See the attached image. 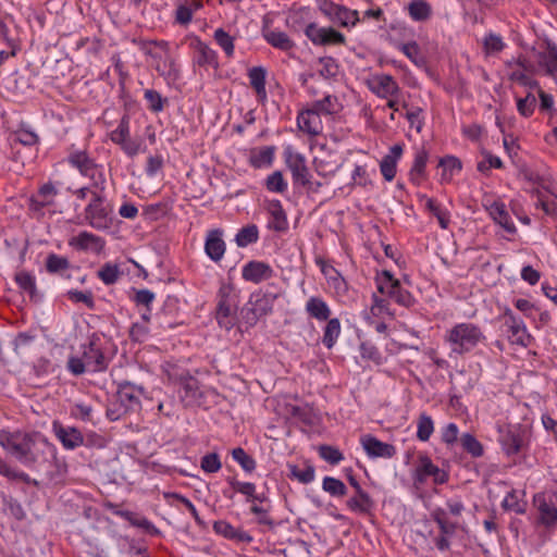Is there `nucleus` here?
Listing matches in <instances>:
<instances>
[{"instance_id":"obj_1","label":"nucleus","mask_w":557,"mask_h":557,"mask_svg":"<svg viewBox=\"0 0 557 557\" xmlns=\"http://www.w3.org/2000/svg\"><path fill=\"white\" fill-rule=\"evenodd\" d=\"M109 341L103 334L92 333L88 343L82 345V357L71 356L67 359V370L78 376L86 371L96 373L108 369L110 359L107 357Z\"/></svg>"},{"instance_id":"obj_2","label":"nucleus","mask_w":557,"mask_h":557,"mask_svg":"<svg viewBox=\"0 0 557 557\" xmlns=\"http://www.w3.org/2000/svg\"><path fill=\"white\" fill-rule=\"evenodd\" d=\"M485 339L486 336L482 329L471 322L458 323L445 335V341L449 344L451 352L458 356L469 354Z\"/></svg>"},{"instance_id":"obj_3","label":"nucleus","mask_w":557,"mask_h":557,"mask_svg":"<svg viewBox=\"0 0 557 557\" xmlns=\"http://www.w3.org/2000/svg\"><path fill=\"white\" fill-rule=\"evenodd\" d=\"M57 447L40 432H30L21 465L39 471L55 460Z\"/></svg>"},{"instance_id":"obj_4","label":"nucleus","mask_w":557,"mask_h":557,"mask_svg":"<svg viewBox=\"0 0 557 557\" xmlns=\"http://www.w3.org/2000/svg\"><path fill=\"white\" fill-rule=\"evenodd\" d=\"M530 434L520 423L498 426V443L507 457H512L528 450Z\"/></svg>"},{"instance_id":"obj_5","label":"nucleus","mask_w":557,"mask_h":557,"mask_svg":"<svg viewBox=\"0 0 557 557\" xmlns=\"http://www.w3.org/2000/svg\"><path fill=\"white\" fill-rule=\"evenodd\" d=\"M67 163L76 169L81 175L88 177L95 189L106 190V176L102 165L89 157L86 150L71 151L66 158Z\"/></svg>"},{"instance_id":"obj_6","label":"nucleus","mask_w":557,"mask_h":557,"mask_svg":"<svg viewBox=\"0 0 557 557\" xmlns=\"http://www.w3.org/2000/svg\"><path fill=\"white\" fill-rule=\"evenodd\" d=\"M104 190L91 191V199L84 210L85 220L95 230H108L112 224V207L107 202Z\"/></svg>"},{"instance_id":"obj_7","label":"nucleus","mask_w":557,"mask_h":557,"mask_svg":"<svg viewBox=\"0 0 557 557\" xmlns=\"http://www.w3.org/2000/svg\"><path fill=\"white\" fill-rule=\"evenodd\" d=\"M176 381L181 386L178 391L180 399L185 408L205 405L206 392L200 388V382L188 371L181 373Z\"/></svg>"},{"instance_id":"obj_8","label":"nucleus","mask_w":557,"mask_h":557,"mask_svg":"<svg viewBox=\"0 0 557 557\" xmlns=\"http://www.w3.org/2000/svg\"><path fill=\"white\" fill-rule=\"evenodd\" d=\"M283 157L287 169L292 173L294 184L300 186L310 184L311 174L306 164L305 156L295 151L292 146H286Z\"/></svg>"},{"instance_id":"obj_9","label":"nucleus","mask_w":557,"mask_h":557,"mask_svg":"<svg viewBox=\"0 0 557 557\" xmlns=\"http://www.w3.org/2000/svg\"><path fill=\"white\" fill-rule=\"evenodd\" d=\"M319 9L331 22L342 27L355 26L360 21L357 10H350L330 0L320 1Z\"/></svg>"},{"instance_id":"obj_10","label":"nucleus","mask_w":557,"mask_h":557,"mask_svg":"<svg viewBox=\"0 0 557 557\" xmlns=\"http://www.w3.org/2000/svg\"><path fill=\"white\" fill-rule=\"evenodd\" d=\"M305 35L314 46H344L346 37L333 27H319L317 23H308Z\"/></svg>"},{"instance_id":"obj_11","label":"nucleus","mask_w":557,"mask_h":557,"mask_svg":"<svg viewBox=\"0 0 557 557\" xmlns=\"http://www.w3.org/2000/svg\"><path fill=\"white\" fill-rule=\"evenodd\" d=\"M30 432L0 430L1 447L16 461L22 462Z\"/></svg>"},{"instance_id":"obj_12","label":"nucleus","mask_w":557,"mask_h":557,"mask_svg":"<svg viewBox=\"0 0 557 557\" xmlns=\"http://www.w3.org/2000/svg\"><path fill=\"white\" fill-rule=\"evenodd\" d=\"M59 190L55 188L52 182L42 184L36 194H33L28 198V210L36 216H42L45 209L55 206V197Z\"/></svg>"},{"instance_id":"obj_13","label":"nucleus","mask_w":557,"mask_h":557,"mask_svg":"<svg viewBox=\"0 0 557 557\" xmlns=\"http://www.w3.org/2000/svg\"><path fill=\"white\" fill-rule=\"evenodd\" d=\"M106 508L113 515L126 520L132 527L141 529L146 534L151 536H160L161 531L151 521L138 512L122 509L121 505L111 502L106 503Z\"/></svg>"},{"instance_id":"obj_14","label":"nucleus","mask_w":557,"mask_h":557,"mask_svg":"<svg viewBox=\"0 0 557 557\" xmlns=\"http://www.w3.org/2000/svg\"><path fill=\"white\" fill-rule=\"evenodd\" d=\"M145 393V388L136 385L127 380L117 382L115 398L129 412H134L140 408V396Z\"/></svg>"},{"instance_id":"obj_15","label":"nucleus","mask_w":557,"mask_h":557,"mask_svg":"<svg viewBox=\"0 0 557 557\" xmlns=\"http://www.w3.org/2000/svg\"><path fill=\"white\" fill-rule=\"evenodd\" d=\"M190 47L194 50L193 64L199 67L214 70L219 69V58L215 50H213L208 44L202 41L198 36L194 37L190 42Z\"/></svg>"},{"instance_id":"obj_16","label":"nucleus","mask_w":557,"mask_h":557,"mask_svg":"<svg viewBox=\"0 0 557 557\" xmlns=\"http://www.w3.org/2000/svg\"><path fill=\"white\" fill-rule=\"evenodd\" d=\"M429 476H432L433 482L440 485L445 484L449 479V475L445 470L440 469L433 463L430 457L424 456L420 458V465L417 467L414 480L422 484Z\"/></svg>"},{"instance_id":"obj_17","label":"nucleus","mask_w":557,"mask_h":557,"mask_svg":"<svg viewBox=\"0 0 557 557\" xmlns=\"http://www.w3.org/2000/svg\"><path fill=\"white\" fill-rule=\"evenodd\" d=\"M274 274V270L269 263L259 260L248 261L242 270V277L255 284L270 280Z\"/></svg>"},{"instance_id":"obj_18","label":"nucleus","mask_w":557,"mask_h":557,"mask_svg":"<svg viewBox=\"0 0 557 557\" xmlns=\"http://www.w3.org/2000/svg\"><path fill=\"white\" fill-rule=\"evenodd\" d=\"M52 431L65 449L73 450L83 446V433L74 426H64L59 421H53Z\"/></svg>"},{"instance_id":"obj_19","label":"nucleus","mask_w":557,"mask_h":557,"mask_svg":"<svg viewBox=\"0 0 557 557\" xmlns=\"http://www.w3.org/2000/svg\"><path fill=\"white\" fill-rule=\"evenodd\" d=\"M265 210L269 213L267 227L276 233H286L289 228L287 214L280 200L268 201Z\"/></svg>"},{"instance_id":"obj_20","label":"nucleus","mask_w":557,"mask_h":557,"mask_svg":"<svg viewBox=\"0 0 557 557\" xmlns=\"http://www.w3.org/2000/svg\"><path fill=\"white\" fill-rule=\"evenodd\" d=\"M370 89L380 98L399 97L401 89L392 75L377 74L373 76Z\"/></svg>"},{"instance_id":"obj_21","label":"nucleus","mask_w":557,"mask_h":557,"mask_svg":"<svg viewBox=\"0 0 557 557\" xmlns=\"http://www.w3.org/2000/svg\"><path fill=\"white\" fill-rule=\"evenodd\" d=\"M363 449L371 458H393L396 455V447L392 444L384 443L375 436L368 434L360 440Z\"/></svg>"},{"instance_id":"obj_22","label":"nucleus","mask_w":557,"mask_h":557,"mask_svg":"<svg viewBox=\"0 0 557 557\" xmlns=\"http://www.w3.org/2000/svg\"><path fill=\"white\" fill-rule=\"evenodd\" d=\"M69 245L76 250H92L95 253L99 255L104 250L106 240L90 232L82 231L77 236L69 240Z\"/></svg>"},{"instance_id":"obj_23","label":"nucleus","mask_w":557,"mask_h":557,"mask_svg":"<svg viewBox=\"0 0 557 557\" xmlns=\"http://www.w3.org/2000/svg\"><path fill=\"white\" fill-rule=\"evenodd\" d=\"M534 505L539 511V523L553 528L557 524V506L553 499H547L544 494H535L533 497Z\"/></svg>"},{"instance_id":"obj_24","label":"nucleus","mask_w":557,"mask_h":557,"mask_svg":"<svg viewBox=\"0 0 557 557\" xmlns=\"http://www.w3.org/2000/svg\"><path fill=\"white\" fill-rule=\"evenodd\" d=\"M297 126L301 132L310 135L311 137L320 135L323 129L321 115L314 112L311 108H306L298 113Z\"/></svg>"},{"instance_id":"obj_25","label":"nucleus","mask_w":557,"mask_h":557,"mask_svg":"<svg viewBox=\"0 0 557 557\" xmlns=\"http://www.w3.org/2000/svg\"><path fill=\"white\" fill-rule=\"evenodd\" d=\"M222 236L223 231L221 228L210 230L206 236L205 251L207 256L214 262H219L223 258L226 250V245Z\"/></svg>"},{"instance_id":"obj_26","label":"nucleus","mask_w":557,"mask_h":557,"mask_svg":"<svg viewBox=\"0 0 557 557\" xmlns=\"http://www.w3.org/2000/svg\"><path fill=\"white\" fill-rule=\"evenodd\" d=\"M404 152L403 144H395L389 148V152L383 157L380 162V170L385 181L392 182L397 173V162Z\"/></svg>"},{"instance_id":"obj_27","label":"nucleus","mask_w":557,"mask_h":557,"mask_svg":"<svg viewBox=\"0 0 557 557\" xmlns=\"http://www.w3.org/2000/svg\"><path fill=\"white\" fill-rule=\"evenodd\" d=\"M429 161V151L425 148L419 149L412 162V165L409 171V181L416 185L420 186L428 178L426 164Z\"/></svg>"},{"instance_id":"obj_28","label":"nucleus","mask_w":557,"mask_h":557,"mask_svg":"<svg viewBox=\"0 0 557 557\" xmlns=\"http://www.w3.org/2000/svg\"><path fill=\"white\" fill-rule=\"evenodd\" d=\"M488 214L493 219V221L502 226L508 234L516 235L517 228L515 223L512 222L509 212L506 209V206L502 201H493L487 207Z\"/></svg>"},{"instance_id":"obj_29","label":"nucleus","mask_w":557,"mask_h":557,"mask_svg":"<svg viewBox=\"0 0 557 557\" xmlns=\"http://www.w3.org/2000/svg\"><path fill=\"white\" fill-rule=\"evenodd\" d=\"M278 293L265 292V293H252L249 297L248 305L255 307V311L259 315L265 317L273 311L274 302L278 298Z\"/></svg>"},{"instance_id":"obj_30","label":"nucleus","mask_w":557,"mask_h":557,"mask_svg":"<svg viewBox=\"0 0 557 557\" xmlns=\"http://www.w3.org/2000/svg\"><path fill=\"white\" fill-rule=\"evenodd\" d=\"M213 531L231 541H234L236 543H251L252 536L239 529L234 528L230 522L226 520H218L213 523Z\"/></svg>"},{"instance_id":"obj_31","label":"nucleus","mask_w":557,"mask_h":557,"mask_svg":"<svg viewBox=\"0 0 557 557\" xmlns=\"http://www.w3.org/2000/svg\"><path fill=\"white\" fill-rule=\"evenodd\" d=\"M431 519L437 524L440 534L446 536H454L459 528L457 521H451L448 512L442 507H435L430 512Z\"/></svg>"},{"instance_id":"obj_32","label":"nucleus","mask_w":557,"mask_h":557,"mask_svg":"<svg viewBox=\"0 0 557 557\" xmlns=\"http://www.w3.org/2000/svg\"><path fill=\"white\" fill-rule=\"evenodd\" d=\"M237 307L238 306L216 304L215 319L220 327L230 331L236 325L238 320Z\"/></svg>"},{"instance_id":"obj_33","label":"nucleus","mask_w":557,"mask_h":557,"mask_svg":"<svg viewBox=\"0 0 557 557\" xmlns=\"http://www.w3.org/2000/svg\"><path fill=\"white\" fill-rule=\"evenodd\" d=\"M11 145L20 144L25 147H33L40 143V138L37 133H35L27 124L21 123L17 129L12 132L11 136Z\"/></svg>"},{"instance_id":"obj_34","label":"nucleus","mask_w":557,"mask_h":557,"mask_svg":"<svg viewBox=\"0 0 557 557\" xmlns=\"http://www.w3.org/2000/svg\"><path fill=\"white\" fill-rule=\"evenodd\" d=\"M438 168L442 169L441 182L449 183L462 170V162L459 158L447 154L438 160Z\"/></svg>"},{"instance_id":"obj_35","label":"nucleus","mask_w":557,"mask_h":557,"mask_svg":"<svg viewBox=\"0 0 557 557\" xmlns=\"http://www.w3.org/2000/svg\"><path fill=\"white\" fill-rule=\"evenodd\" d=\"M263 38L273 48L285 52L290 51L296 47L295 42L289 38V36L282 30L273 29L263 32Z\"/></svg>"},{"instance_id":"obj_36","label":"nucleus","mask_w":557,"mask_h":557,"mask_svg":"<svg viewBox=\"0 0 557 557\" xmlns=\"http://www.w3.org/2000/svg\"><path fill=\"white\" fill-rule=\"evenodd\" d=\"M459 445L462 451L470 455L473 459L482 458L485 454L484 445L472 433H462Z\"/></svg>"},{"instance_id":"obj_37","label":"nucleus","mask_w":557,"mask_h":557,"mask_svg":"<svg viewBox=\"0 0 557 557\" xmlns=\"http://www.w3.org/2000/svg\"><path fill=\"white\" fill-rule=\"evenodd\" d=\"M306 311L311 318L319 321H326L331 315V309L327 304L322 298L314 296L307 300Z\"/></svg>"},{"instance_id":"obj_38","label":"nucleus","mask_w":557,"mask_h":557,"mask_svg":"<svg viewBox=\"0 0 557 557\" xmlns=\"http://www.w3.org/2000/svg\"><path fill=\"white\" fill-rule=\"evenodd\" d=\"M375 281L379 293L382 295H387L389 298H393L396 289L400 285V282L395 278L394 275L387 270H384L377 274Z\"/></svg>"},{"instance_id":"obj_39","label":"nucleus","mask_w":557,"mask_h":557,"mask_svg":"<svg viewBox=\"0 0 557 557\" xmlns=\"http://www.w3.org/2000/svg\"><path fill=\"white\" fill-rule=\"evenodd\" d=\"M265 76L267 71L262 66H255L248 71L250 85L260 100H264L267 98Z\"/></svg>"},{"instance_id":"obj_40","label":"nucleus","mask_w":557,"mask_h":557,"mask_svg":"<svg viewBox=\"0 0 557 557\" xmlns=\"http://www.w3.org/2000/svg\"><path fill=\"white\" fill-rule=\"evenodd\" d=\"M319 115H333L339 110L338 98L334 95H326L321 100H315L309 107Z\"/></svg>"},{"instance_id":"obj_41","label":"nucleus","mask_w":557,"mask_h":557,"mask_svg":"<svg viewBox=\"0 0 557 557\" xmlns=\"http://www.w3.org/2000/svg\"><path fill=\"white\" fill-rule=\"evenodd\" d=\"M274 153H275L274 146L262 147L258 151L251 152V156L249 158V163L255 169L270 166L273 163Z\"/></svg>"},{"instance_id":"obj_42","label":"nucleus","mask_w":557,"mask_h":557,"mask_svg":"<svg viewBox=\"0 0 557 557\" xmlns=\"http://www.w3.org/2000/svg\"><path fill=\"white\" fill-rule=\"evenodd\" d=\"M287 411L293 418L308 426H312L315 422V412L313 407L309 404H305L302 406L289 405L287 406Z\"/></svg>"},{"instance_id":"obj_43","label":"nucleus","mask_w":557,"mask_h":557,"mask_svg":"<svg viewBox=\"0 0 557 557\" xmlns=\"http://www.w3.org/2000/svg\"><path fill=\"white\" fill-rule=\"evenodd\" d=\"M0 475L7 478L10 481H18L26 484L37 485L36 480H32L30 476L12 466H10L5 460L0 457Z\"/></svg>"},{"instance_id":"obj_44","label":"nucleus","mask_w":557,"mask_h":557,"mask_svg":"<svg viewBox=\"0 0 557 557\" xmlns=\"http://www.w3.org/2000/svg\"><path fill=\"white\" fill-rule=\"evenodd\" d=\"M346 506L352 512L361 513V515H371L375 508V502L368 493V500H363L361 496H358L356 493L351 496L347 502Z\"/></svg>"},{"instance_id":"obj_45","label":"nucleus","mask_w":557,"mask_h":557,"mask_svg":"<svg viewBox=\"0 0 557 557\" xmlns=\"http://www.w3.org/2000/svg\"><path fill=\"white\" fill-rule=\"evenodd\" d=\"M539 62L545 65L548 75H555L557 73V46L547 42L546 51L539 52Z\"/></svg>"},{"instance_id":"obj_46","label":"nucleus","mask_w":557,"mask_h":557,"mask_svg":"<svg viewBox=\"0 0 557 557\" xmlns=\"http://www.w3.org/2000/svg\"><path fill=\"white\" fill-rule=\"evenodd\" d=\"M422 198L426 200V210L437 219L440 226L443 230L448 228L450 223L449 212L444 209L435 199L428 198L425 195H423Z\"/></svg>"},{"instance_id":"obj_47","label":"nucleus","mask_w":557,"mask_h":557,"mask_svg":"<svg viewBox=\"0 0 557 557\" xmlns=\"http://www.w3.org/2000/svg\"><path fill=\"white\" fill-rule=\"evenodd\" d=\"M258 240L259 228L256 224H248L243 226L235 235V243L240 248L256 244Z\"/></svg>"},{"instance_id":"obj_48","label":"nucleus","mask_w":557,"mask_h":557,"mask_svg":"<svg viewBox=\"0 0 557 557\" xmlns=\"http://www.w3.org/2000/svg\"><path fill=\"white\" fill-rule=\"evenodd\" d=\"M408 13L416 22H424L432 15V8L425 0H412L408 4Z\"/></svg>"},{"instance_id":"obj_49","label":"nucleus","mask_w":557,"mask_h":557,"mask_svg":"<svg viewBox=\"0 0 557 557\" xmlns=\"http://www.w3.org/2000/svg\"><path fill=\"white\" fill-rule=\"evenodd\" d=\"M46 270L50 274L63 275L71 268L70 260L66 257L57 253H49L46 258Z\"/></svg>"},{"instance_id":"obj_50","label":"nucleus","mask_w":557,"mask_h":557,"mask_svg":"<svg viewBox=\"0 0 557 557\" xmlns=\"http://www.w3.org/2000/svg\"><path fill=\"white\" fill-rule=\"evenodd\" d=\"M288 478L295 479L302 484H309L314 480L315 469L310 463H306L304 469L296 465H288Z\"/></svg>"},{"instance_id":"obj_51","label":"nucleus","mask_w":557,"mask_h":557,"mask_svg":"<svg viewBox=\"0 0 557 557\" xmlns=\"http://www.w3.org/2000/svg\"><path fill=\"white\" fill-rule=\"evenodd\" d=\"M326 321L322 343L326 348L331 349L341 334V322L337 318L329 319Z\"/></svg>"},{"instance_id":"obj_52","label":"nucleus","mask_w":557,"mask_h":557,"mask_svg":"<svg viewBox=\"0 0 557 557\" xmlns=\"http://www.w3.org/2000/svg\"><path fill=\"white\" fill-rule=\"evenodd\" d=\"M434 432V421L431 416L422 412L417 421V438L421 442H428Z\"/></svg>"},{"instance_id":"obj_53","label":"nucleus","mask_w":557,"mask_h":557,"mask_svg":"<svg viewBox=\"0 0 557 557\" xmlns=\"http://www.w3.org/2000/svg\"><path fill=\"white\" fill-rule=\"evenodd\" d=\"M213 38L225 55L233 58L235 51L234 37L220 27L214 30Z\"/></svg>"},{"instance_id":"obj_54","label":"nucleus","mask_w":557,"mask_h":557,"mask_svg":"<svg viewBox=\"0 0 557 557\" xmlns=\"http://www.w3.org/2000/svg\"><path fill=\"white\" fill-rule=\"evenodd\" d=\"M527 502L520 500L517 496V492L511 490L507 493L506 497L502 502V507L506 511H513L518 515H523L527 511Z\"/></svg>"},{"instance_id":"obj_55","label":"nucleus","mask_w":557,"mask_h":557,"mask_svg":"<svg viewBox=\"0 0 557 557\" xmlns=\"http://www.w3.org/2000/svg\"><path fill=\"white\" fill-rule=\"evenodd\" d=\"M218 304L237 306L238 295L232 283L222 282L216 294Z\"/></svg>"},{"instance_id":"obj_56","label":"nucleus","mask_w":557,"mask_h":557,"mask_svg":"<svg viewBox=\"0 0 557 557\" xmlns=\"http://www.w3.org/2000/svg\"><path fill=\"white\" fill-rule=\"evenodd\" d=\"M233 459L242 467V469L251 473L256 470L257 462L255 458L246 453L242 447H236L232 450Z\"/></svg>"},{"instance_id":"obj_57","label":"nucleus","mask_w":557,"mask_h":557,"mask_svg":"<svg viewBox=\"0 0 557 557\" xmlns=\"http://www.w3.org/2000/svg\"><path fill=\"white\" fill-rule=\"evenodd\" d=\"M15 282L18 287L27 293L32 299L36 297L37 288L35 277L27 271H21L15 274Z\"/></svg>"},{"instance_id":"obj_58","label":"nucleus","mask_w":557,"mask_h":557,"mask_svg":"<svg viewBox=\"0 0 557 557\" xmlns=\"http://www.w3.org/2000/svg\"><path fill=\"white\" fill-rule=\"evenodd\" d=\"M121 271L117 264L107 262L98 271V277L106 284L112 285L117 282L121 276Z\"/></svg>"},{"instance_id":"obj_59","label":"nucleus","mask_w":557,"mask_h":557,"mask_svg":"<svg viewBox=\"0 0 557 557\" xmlns=\"http://www.w3.org/2000/svg\"><path fill=\"white\" fill-rule=\"evenodd\" d=\"M509 339L512 344L528 347L531 345L533 337L528 333L524 323L509 327Z\"/></svg>"},{"instance_id":"obj_60","label":"nucleus","mask_w":557,"mask_h":557,"mask_svg":"<svg viewBox=\"0 0 557 557\" xmlns=\"http://www.w3.org/2000/svg\"><path fill=\"white\" fill-rule=\"evenodd\" d=\"M441 441L447 448H453L454 445L460 443L459 428L456 423L450 422L442 428Z\"/></svg>"},{"instance_id":"obj_61","label":"nucleus","mask_w":557,"mask_h":557,"mask_svg":"<svg viewBox=\"0 0 557 557\" xmlns=\"http://www.w3.org/2000/svg\"><path fill=\"white\" fill-rule=\"evenodd\" d=\"M35 339L36 335L32 332L18 333L13 341L14 351L17 355L26 354L34 344Z\"/></svg>"},{"instance_id":"obj_62","label":"nucleus","mask_w":557,"mask_h":557,"mask_svg":"<svg viewBox=\"0 0 557 557\" xmlns=\"http://www.w3.org/2000/svg\"><path fill=\"white\" fill-rule=\"evenodd\" d=\"M144 97L148 102V109L153 113L163 111L164 104L168 103V99L163 98L161 94L154 89H146Z\"/></svg>"},{"instance_id":"obj_63","label":"nucleus","mask_w":557,"mask_h":557,"mask_svg":"<svg viewBox=\"0 0 557 557\" xmlns=\"http://www.w3.org/2000/svg\"><path fill=\"white\" fill-rule=\"evenodd\" d=\"M265 188L271 193L283 194L287 190V183L281 171H274L265 180Z\"/></svg>"},{"instance_id":"obj_64","label":"nucleus","mask_w":557,"mask_h":557,"mask_svg":"<svg viewBox=\"0 0 557 557\" xmlns=\"http://www.w3.org/2000/svg\"><path fill=\"white\" fill-rule=\"evenodd\" d=\"M318 451H319V456L325 460L326 462H329L330 465H338L343 459H344V455L343 453L334 447V446H331V445H326V444H323V445H320L318 447Z\"/></svg>"}]
</instances>
